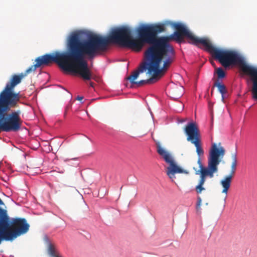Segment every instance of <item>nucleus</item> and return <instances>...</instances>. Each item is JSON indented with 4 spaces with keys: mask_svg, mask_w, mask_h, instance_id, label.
<instances>
[{
    "mask_svg": "<svg viewBox=\"0 0 257 257\" xmlns=\"http://www.w3.org/2000/svg\"><path fill=\"white\" fill-rule=\"evenodd\" d=\"M132 33L126 26L113 28L107 37L93 34L81 40L79 34H71L68 40V52L47 54L64 71L80 75L84 80L91 79V73L84 58L93 59L105 52L110 43L124 47Z\"/></svg>",
    "mask_w": 257,
    "mask_h": 257,
    "instance_id": "obj_1",
    "label": "nucleus"
},
{
    "mask_svg": "<svg viewBox=\"0 0 257 257\" xmlns=\"http://www.w3.org/2000/svg\"><path fill=\"white\" fill-rule=\"evenodd\" d=\"M184 24L173 22L144 25L137 30L138 37L134 38L131 35L124 47L139 52L145 44H149L150 46L145 52V57L147 61H152V65L167 61L173 63L175 52L169 42H184Z\"/></svg>",
    "mask_w": 257,
    "mask_h": 257,
    "instance_id": "obj_2",
    "label": "nucleus"
},
{
    "mask_svg": "<svg viewBox=\"0 0 257 257\" xmlns=\"http://www.w3.org/2000/svg\"><path fill=\"white\" fill-rule=\"evenodd\" d=\"M35 62L36 63L27 69L25 73L12 75L0 93V132H18L22 127L23 120L20 111L9 112L12 108L18 106L21 98L20 93L15 92V87L28 74L35 71L41 66H48L53 63L47 54L38 57Z\"/></svg>",
    "mask_w": 257,
    "mask_h": 257,
    "instance_id": "obj_3",
    "label": "nucleus"
},
{
    "mask_svg": "<svg viewBox=\"0 0 257 257\" xmlns=\"http://www.w3.org/2000/svg\"><path fill=\"white\" fill-rule=\"evenodd\" d=\"M184 131L187 136V141L196 147L199 169L194 168V170L196 175H200V178L198 185L195 187V191L197 194H201L205 190L203 185L206 178H213L214 174L218 172V166L223 158L225 151L223 147L218 148L216 144H213L209 151L207 167H204L201 160V157L204 155V150L202 147L201 135L197 124L195 122H189L185 125Z\"/></svg>",
    "mask_w": 257,
    "mask_h": 257,
    "instance_id": "obj_4",
    "label": "nucleus"
},
{
    "mask_svg": "<svg viewBox=\"0 0 257 257\" xmlns=\"http://www.w3.org/2000/svg\"><path fill=\"white\" fill-rule=\"evenodd\" d=\"M186 38L191 44L199 46L203 45L205 50L209 52L212 57L218 60L224 67L231 65H237L241 71L245 75L250 76L252 85V97L257 100V68L247 64L242 57L237 52L233 50L218 49L212 45L207 38H199L189 31L185 26L183 38Z\"/></svg>",
    "mask_w": 257,
    "mask_h": 257,
    "instance_id": "obj_5",
    "label": "nucleus"
},
{
    "mask_svg": "<svg viewBox=\"0 0 257 257\" xmlns=\"http://www.w3.org/2000/svg\"><path fill=\"white\" fill-rule=\"evenodd\" d=\"M172 63H168V61L164 62H157L152 65V61L142 63L138 69L134 71L132 74L126 79L132 84L140 87L146 84H151L157 81L162 77Z\"/></svg>",
    "mask_w": 257,
    "mask_h": 257,
    "instance_id": "obj_6",
    "label": "nucleus"
},
{
    "mask_svg": "<svg viewBox=\"0 0 257 257\" xmlns=\"http://www.w3.org/2000/svg\"><path fill=\"white\" fill-rule=\"evenodd\" d=\"M4 203L0 198V206ZM30 225L25 218H15L10 224V218L6 210L0 207V244L4 240L12 241L27 233Z\"/></svg>",
    "mask_w": 257,
    "mask_h": 257,
    "instance_id": "obj_7",
    "label": "nucleus"
},
{
    "mask_svg": "<svg viewBox=\"0 0 257 257\" xmlns=\"http://www.w3.org/2000/svg\"><path fill=\"white\" fill-rule=\"evenodd\" d=\"M155 141L157 153L162 157L167 163L169 164L167 168L166 173L171 179L173 180L175 178V174L182 173L183 170L175 163L171 154L161 147L160 143L159 141Z\"/></svg>",
    "mask_w": 257,
    "mask_h": 257,
    "instance_id": "obj_8",
    "label": "nucleus"
},
{
    "mask_svg": "<svg viewBox=\"0 0 257 257\" xmlns=\"http://www.w3.org/2000/svg\"><path fill=\"white\" fill-rule=\"evenodd\" d=\"M167 91L169 96L176 100L182 96L183 88L180 85L171 83L168 85Z\"/></svg>",
    "mask_w": 257,
    "mask_h": 257,
    "instance_id": "obj_9",
    "label": "nucleus"
},
{
    "mask_svg": "<svg viewBox=\"0 0 257 257\" xmlns=\"http://www.w3.org/2000/svg\"><path fill=\"white\" fill-rule=\"evenodd\" d=\"M233 177L228 175L224 177L220 181V184L223 187V190L222 191V193H225L227 195L228 190L230 187Z\"/></svg>",
    "mask_w": 257,
    "mask_h": 257,
    "instance_id": "obj_10",
    "label": "nucleus"
},
{
    "mask_svg": "<svg viewBox=\"0 0 257 257\" xmlns=\"http://www.w3.org/2000/svg\"><path fill=\"white\" fill-rule=\"evenodd\" d=\"M214 86L216 87L219 92L221 94L222 100L223 101L225 98L224 94L227 92L225 86L217 80L214 82Z\"/></svg>",
    "mask_w": 257,
    "mask_h": 257,
    "instance_id": "obj_11",
    "label": "nucleus"
},
{
    "mask_svg": "<svg viewBox=\"0 0 257 257\" xmlns=\"http://www.w3.org/2000/svg\"><path fill=\"white\" fill-rule=\"evenodd\" d=\"M48 251L51 257H62L56 253L55 247L52 244H49Z\"/></svg>",
    "mask_w": 257,
    "mask_h": 257,
    "instance_id": "obj_12",
    "label": "nucleus"
},
{
    "mask_svg": "<svg viewBox=\"0 0 257 257\" xmlns=\"http://www.w3.org/2000/svg\"><path fill=\"white\" fill-rule=\"evenodd\" d=\"M216 73L218 79L223 78L225 76V73L221 67L218 68L216 70Z\"/></svg>",
    "mask_w": 257,
    "mask_h": 257,
    "instance_id": "obj_13",
    "label": "nucleus"
},
{
    "mask_svg": "<svg viewBox=\"0 0 257 257\" xmlns=\"http://www.w3.org/2000/svg\"><path fill=\"white\" fill-rule=\"evenodd\" d=\"M237 163H232L231 165V171L229 174L232 177L234 176L236 169Z\"/></svg>",
    "mask_w": 257,
    "mask_h": 257,
    "instance_id": "obj_14",
    "label": "nucleus"
},
{
    "mask_svg": "<svg viewBox=\"0 0 257 257\" xmlns=\"http://www.w3.org/2000/svg\"><path fill=\"white\" fill-rule=\"evenodd\" d=\"M201 202H202V200H201L200 197H197V204H196L197 210H199L200 209Z\"/></svg>",
    "mask_w": 257,
    "mask_h": 257,
    "instance_id": "obj_15",
    "label": "nucleus"
},
{
    "mask_svg": "<svg viewBox=\"0 0 257 257\" xmlns=\"http://www.w3.org/2000/svg\"><path fill=\"white\" fill-rule=\"evenodd\" d=\"M231 158L232 159V163H237V154L236 152L231 154Z\"/></svg>",
    "mask_w": 257,
    "mask_h": 257,
    "instance_id": "obj_16",
    "label": "nucleus"
},
{
    "mask_svg": "<svg viewBox=\"0 0 257 257\" xmlns=\"http://www.w3.org/2000/svg\"><path fill=\"white\" fill-rule=\"evenodd\" d=\"M83 99V97L80 96H78L76 98L77 100H80V101L82 100Z\"/></svg>",
    "mask_w": 257,
    "mask_h": 257,
    "instance_id": "obj_17",
    "label": "nucleus"
},
{
    "mask_svg": "<svg viewBox=\"0 0 257 257\" xmlns=\"http://www.w3.org/2000/svg\"><path fill=\"white\" fill-rule=\"evenodd\" d=\"M94 83L93 82L90 83V86L91 87H93Z\"/></svg>",
    "mask_w": 257,
    "mask_h": 257,
    "instance_id": "obj_18",
    "label": "nucleus"
},
{
    "mask_svg": "<svg viewBox=\"0 0 257 257\" xmlns=\"http://www.w3.org/2000/svg\"><path fill=\"white\" fill-rule=\"evenodd\" d=\"M71 189H72V191H76V189L75 188V187H72Z\"/></svg>",
    "mask_w": 257,
    "mask_h": 257,
    "instance_id": "obj_19",
    "label": "nucleus"
}]
</instances>
